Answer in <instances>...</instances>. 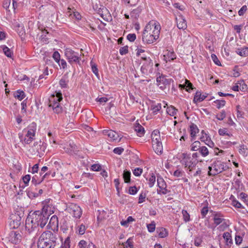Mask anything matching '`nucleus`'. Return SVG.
<instances>
[{"label":"nucleus","instance_id":"f257e3e1","mask_svg":"<svg viewBox=\"0 0 248 248\" xmlns=\"http://www.w3.org/2000/svg\"><path fill=\"white\" fill-rule=\"evenodd\" d=\"M48 206H44L41 211H36L30 214L26 220L25 228L31 233L39 227L43 228L47 224L50 213L47 212Z\"/></svg>","mask_w":248,"mask_h":248},{"label":"nucleus","instance_id":"f03ea898","mask_svg":"<svg viewBox=\"0 0 248 248\" xmlns=\"http://www.w3.org/2000/svg\"><path fill=\"white\" fill-rule=\"evenodd\" d=\"M160 26L155 21H150L145 27L142 33V41L146 44L153 43L158 38L160 34Z\"/></svg>","mask_w":248,"mask_h":248},{"label":"nucleus","instance_id":"7ed1b4c3","mask_svg":"<svg viewBox=\"0 0 248 248\" xmlns=\"http://www.w3.org/2000/svg\"><path fill=\"white\" fill-rule=\"evenodd\" d=\"M56 240L55 234L52 232H44L38 240V248H54L56 246Z\"/></svg>","mask_w":248,"mask_h":248},{"label":"nucleus","instance_id":"20e7f679","mask_svg":"<svg viewBox=\"0 0 248 248\" xmlns=\"http://www.w3.org/2000/svg\"><path fill=\"white\" fill-rule=\"evenodd\" d=\"M62 99V94L61 93H57L56 96L53 95L49 100L48 107L51 108L53 112L57 114H59L62 111V108L59 102Z\"/></svg>","mask_w":248,"mask_h":248},{"label":"nucleus","instance_id":"39448f33","mask_svg":"<svg viewBox=\"0 0 248 248\" xmlns=\"http://www.w3.org/2000/svg\"><path fill=\"white\" fill-rule=\"evenodd\" d=\"M198 163V160L193 159L190 157V154L183 153L182 154V163L189 171H192L195 168Z\"/></svg>","mask_w":248,"mask_h":248},{"label":"nucleus","instance_id":"423d86ee","mask_svg":"<svg viewBox=\"0 0 248 248\" xmlns=\"http://www.w3.org/2000/svg\"><path fill=\"white\" fill-rule=\"evenodd\" d=\"M228 168L224 162L217 160L213 163L212 167H209L210 170L208 173L210 175H215L227 170Z\"/></svg>","mask_w":248,"mask_h":248},{"label":"nucleus","instance_id":"0eeeda50","mask_svg":"<svg viewBox=\"0 0 248 248\" xmlns=\"http://www.w3.org/2000/svg\"><path fill=\"white\" fill-rule=\"evenodd\" d=\"M64 55L69 63L72 64L73 63H79L80 60V55L70 48H66L64 50Z\"/></svg>","mask_w":248,"mask_h":248},{"label":"nucleus","instance_id":"6e6552de","mask_svg":"<svg viewBox=\"0 0 248 248\" xmlns=\"http://www.w3.org/2000/svg\"><path fill=\"white\" fill-rule=\"evenodd\" d=\"M67 211L76 218H79L82 215V210L78 205L70 203L67 208Z\"/></svg>","mask_w":248,"mask_h":248},{"label":"nucleus","instance_id":"1a4fd4ad","mask_svg":"<svg viewBox=\"0 0 248 248\" xmlns=\"http://www.w3.org/2000/svg\"><path fill=\"white\" fill-rule=\"evenodd\" d=\"M171 81L172 79L171 78H167L165 76H159L156 78L157 85L162 90L167 87H169Z\"/></svg>","mask_w":248,"mask_h":248},{"label":"nucleus","instance_id":"9d476101","mask_svg":"<svg viewBox=\"0 0 248 248\" xmlns=\"http://www.w3.org/2000/svg\"><path fill=\"white\" fill-rule=\"evenodd\" d=\"M214 223L216 226L221 224L220 228L225 229L228 227V225L225 222V219L223 217V216L220 213H216L214 215Z\"/></svg>","mask_w":248,"mask_h":248},{"label":"nucleus","instance_id":"9b49d317","mask_svg":"<svg viewBox=\"0 0 248 248\" xmlns=\"http://www.w3.org/2000/svg\"><path fill=\"white\" fill-rule=\"evenodd\" d=\"M141 58L146 61V63L143 64L140 68L141 72L143 74H147L148 71H149L150 73H152L154 65L152 61L149 58L147 59L146 58L142 57Z\"/></svg>","mask_w":248,"mask_h":248},{"label":"nucleus","instance_id":"f8f14e48","mask_svg":"<svg viewBox=\"0 0 248 248\" xmlns=\"http://www.w3.org/2000/svg\"><path fill=\"white\" fill-rule=\"evenodd\" d=\"M8 240L13 244H17L20 241L21 235L19 233L12 231L8 234L7 236Z\"/></svg>","mask_w":248,"mask_h":248},{"label":"nucleus","instance_id":"ddd939ff","mask_svg":"<svg viewBox=\"0 0 248 248\" xmlns=\"http://www.w3.org/2000/svg\"><path fill=\"white\" fill-rule=\"evenodd\" d=\"M104 135L108 136L110 140L112 141H119L121 138L119 134L115 131L112 130H104L103 131Z\"/></svg>","mask_w":248,"mask_h":248},{"label":"nucleus","instance_id":"4468645a","mask_svg":"<svg viewBox=\"0 0 248 248\" xmlns=\"http://www.w3.org/2000/svg\"><path fill=\"white\" fill-rule=\"evenodd\" d=\"M157 186L160 189L159 192L163 194H166L169 191L167 189V185L164 179L161 177H157Z\"/></svg>","mask_w":248,"mask_h":248},{"label":"nucleus","instance_id":"2eb2a0df","mask_svg":"<svg viewBox=\"0 0 248 248\" xmlns=\"http://www.w3.org/2000/svg\"><path fill=\"white\" fill-rule=\"evenodd\" d=\"M200 140L204 142L209 147H211L214 146L213 142L211 140L210 137L204 132V130H202L201 132Z\"/></svg>","mask_w":248,"mask_h":248},{"label":"nucleus","instance_id":"dca6fc26","mask_svg":"<svg viewBox=\"0 0 248 248\" xmlns=\"http://www.w3.org/2000/svg\"><path fill=\"white\" fill-rule=\"evenodd\" d=\"M177 21V26L179 29L184 30L186 28V22L184 17L182 16H179L176 18Z\"/></svg>","mask_w":248,"mask_h":248},{"label":"nucleus","instance_id":"f3484780","mask_svg":"<svg viewBox=\"0 0 248 248\" xmlns=\"http://www.w3.org/2000/svg\"><path fill=\"white\" fill-rule=\"evenodd\" d=\"M36 130V124L35 123H32L28 127L27 133L26 135L33 138L35 137V134Z\"/></svg>","mask_w":248,"mask_h":248},{"label":"nucleus","instance_id":"a211bd4d","mask_svg":"<svg viewBox=\"0 0 248 248\" xmlns=\"http://www.w3.org/2000/svg\"><path fill=\"white\" fill-rule=\"evenodd\" d=\"M152 146L155 152L158 154H161L163 151L162 143L160 141H155L152 143Z\"/></svg>","mask_w":248,"mask_h":248},{"label":"nucleus","instance_id":"6ab92c4d","mask_svg":"<svg viewBox=\"0 0 248 248\" xmlns=\"http://www.w3.org/2000/svg\"><path fill=\"white\" fill-rule=\"evenodd\" d=\"M223 237L227 246L230 247L232 244L231 234L229 232H225L223 234Z\"/></svg>","mask_w":248,"mask_h":248},{"label":"nucleus","instance_id":"aec40b11","mask_svg":"<svg viewBox=\"0 0 248 248\" xmlns=\"http://www.w3.org/2000/svg\"><path fill=\"white\" fill-rule=\"evenodd\" d=\"M199 131V130L198 128L197 127V125L192 124L190 126V136L192 138V140H194L195 139V137Z\"/></svg>","mask_w":248,"mask_h":248},{"label":"nucleus","instance_id":"412c9836","mask_svg":"<svg viewBox=\"0 0 248 248\" xmlns=\"http://www.w3.org/2000/svg\"><path fill=\"white\" fill-rule=\"evenodd\" d=\"M206 97V96L204 95H202L201 93V92H197L196 93V94L195 95L193 102L195 103H197L198 102H200L202 101Z\"/></svg>","mask_w":248,"mask_h":248},{"label":"nucleus","instance_id":"4be33fe9","mask_svg":"<svg viewBox=\"0 0 248 248\" xmlns=\"http://www.w3.org/2000/svg\"><path fill=\"white\" fill-rule=\"evenodd\" d=\"M135 131L137 132V135L140 136H142L144 134V128L139 124H136L134 126Z\"/></svg>","mask_w":248,"mask_h":248},{"label":"nucleus","instance_id":"5701e85b","mask_svg":"<svg viewBox=\"0 0 248 248\" xmlns=\"http://www.w3.org/2000/svg\"><path fill=\"white\" fill-rule=\"evenodd\" d=\"M179 87L181 89H185L187 91H188L189 89H193L192 83L187 79L185 80V83L184 84H179Z\"/></svg>","mask_w":248,"mask_h":248},{"label":"nucleus","instance_id":"b1692460","mask_svg":"<svg viewBox=\"0 0 248 248\" xmlns=\"http://www.w3.org/2000/svg\"><path fill=\"white\" fill-rule=\"evenodd\" d=\"M236 52L241 56L246 57L248 55V47H245L241 48H238L236 50Z\"/></svg>","mask_w":248,"mask_h":248},{"label":"nucleus","instance_id":"393cba45","mask_svg":"<svg viewBox=\"0 0 248 248\" xmlns=\"http://www.w3.org/2000/svg\"><path fill=\"white\" fill-rule=\"evenodd\" d=\"M41 33L40 39L43 42L46 43L48 40V37L47 36L49 35L48 32L46 30H44L42 31Z\"/></svg>","mask_w":248,"mask_h":248},{"label":"nucleus","instance_id":"a878e982","mask_svg":"<svg viewBox=\"0 0 248 248\" xmlns=\"http://www.w3.org/2000/svg\"><path fill=\"white\" fill-rule=\"evenodd\" d=\"M39 145L37 147L36 152L39 154H42L46 149V145L41 141H39Z\"/></svg>","mask_w":248,"mask_h":248},{"label":"nucleus","instance_id":"bb28decb","mask_svg":"<svg viewBox=\"0 0 248 248\" xmlns=\"http://www.w3.org/2000/svg\"><path fill=\"white\" fill-rule=\"evenodd\" d=\"M157 232L160 238H164L168 234L166 229L164 228H157Z\"/></svg>","mask_w":248,"mask_h":248},{"label":"nucleus","instance_id":"cd10ccee","mask_svg":"<svg viewBox=\"0 0 248 248\" xmlns=\"http://www.w3.org/2000/svg\"><path fill=\"white\" fill-rule=\"evenodd\" d=\"M68 79L67 77L65 76L62 77L59 81V84L61 88H66L67 87V84L68 83Z\"/></svg>","mask_w":248,"mask_h":248},{"label":"nucleus","instance_id":"c85d7f7f","mask_svg":"<svg viewBox=\"0 0 248 248\" xmlns=\"http://www.w3.org/2000/svg\"><path fill=\"white\" fill-rule=\"evenodd\" d=\"M201 148V142L199 141H195L190 146L191 151H199Z\"/></svg>","mask_w":248,"mask_h":248},{"label":"nucleus","instance_id":"c756f323","mask_svg":"<svg viewBox=\"0 0 248 248\" xmlns=\"http://www.w3.org/2000/svg\"><path fill=\"white\" fill-rule=\"evenodd\" d=\"M177 109L172 106L168 107L167 108V113L171 116H174L176 114Z\"/></svg>","mask_w":248,"mask_h":248},{"label":"nucleus","instance_id":"7c9ffc66","mask_svg":"<svg viewBox=\"0 0 248 248\" xmlns=\"http://www.w3.org/2000/svg\"><path fill=\"white\" fill-rule=\"evenodd\" d=\"M160 136L159 135V132L157 131H154L152 134V143L155 142V141H160Z\"/></svg>","mask_w":248,"mask_h":248},{"label":"nucleus","instance_id":"2f4dec72","mask_svg":"<svg viewBox=\"0 0 248 248\" xmlns=\"http://www.w3.org/2000/svg\"><path fill=\"white\" fill-rule=\"evenodd\" d=\"M14 96L19 100H21L25 97V95L23 91L18 90L14 93Z\"/></svg>","mask_w":248,"mask_h":248},{"label":"nucleus","instance_id":"473e14b6","mask_svg":"<svg viewBox=\"0 0 248 248\" xmlns=\"http://www.w3.org/2000/svg\"><path fill=\"white\" fill-rule=\"evenodd\" d=\"M155 176L153 173H152L150 175L149 178L148 179L147 178V180H148L149 181L148 185L150 187H153L155 185Z\"/></svg>","mask_w":248,"mask_h":248},{"label":"nucleus","instance_id":"72a5a7b5","mask_svg":"<svg viewBox=\"0 0 248 248\" xmlns=\"http://www.w3.org/2000/svg\"><path fill=\"white\" fill-rule=\"evenodd\" d=\"M239 153L244 156L248 155V149L244 145H241L239 150Z\"/></svg>","mask_w":248,"mask_h":248},{"label":"nucleus","instance_id":"f704fd0d","mask_svg":"<svg viewBox=\"0 0 248 248\" xmlns=\"http://www.w3.org/2000/svg\"><path fill=\"white\" fill-rule=\"evenodd\" d=\"M161 108V104L160 103H158L157 104H153L151 106V109L153 110V112L156 114L158 111H159Z\"/></svg>","mask_w":248,"mask_h":248},{"label":"nucleus","instance_id":"c9c22d12","mask_svg":"<svg viewBox=\"0 0 248 248\" xmlns=\"http://www.w3.org/2000/svg\"><path fill=\"white\" fill-rule=\"evenodd\" d=\"M86 230L85 225L82 224L77 227L76 232L80 235H82L85 233Z\"/></svg>","mask_w":248,"mask_h":248},{"label":"nucleus","instance_id":"e433bc0d","mask_svg":"<svg viewBox=\"0 0 248 248\" xmlns=\"http://www.w3.org/2000/svg\"><path fill=\"white\" fill-rule=\"evenodd\" d=\"M199 151L203 157H205L209 155L208 149L205 146H201V148Z\"/></svg>","mask_w":248,"mask_h":248},{"label":"nucleus","instance_id":"4c0bfd02","mask_svg":"<svg viewBox=\"0 0 248 248\" xmlns=\"http://www.w3.org/2000/svg\"><path fill=\"white\" fill-rule=\"evenodd\" d=\"M131 173L129 171L124 170L123 178L125 183H128L130 182Z\"/></svg>","mask_w":248,"mask_h":248},{"label":"nucleus","instance_id":"58836bf2","mask_svg":"<svg viewBox=\"0 0 248 248\" xmlns=\"http://www.w3.org/2000/svg\"><path fill=\"white\" fill-rule=\"evenodd\" d=\"M134 220V219L131 216H129L127 217L126 220H122L121 221V224L122 226L127 227L129 225V224L133 221Z\"/></svg>","mask_w":248,"mask_h":248},{"label":"nucleus","instance_id":"ea45409f","mask_svg":"<svg viewBox=\"0 0 248 248\" xmlns=\"http://www.w3.org/2000/svg\"><path fill=\"white\" fill-rule=\"evenodd\" d=\"M165 58L169 61L173 60L176 58V55L173 51H169L166 55H164Z\"/></svg>","mask_w":248,"mask_h":248},{"label":"nucleus","instance_id":"a19ab883","mask_svg":"<svg viewBox=\"0 0 248 248\" xmlns=\"http://www.w3.org/2000/svg\"><path fill=\"white\" fill-rule=\"evenodd\" d=\"M70 248V237L68 236L65 239L64 241L62 243V246L60 248Z\"/></svg>","mask_w":248,"mask_h":248},{"label":"nucleus","instance_id":"79ce46f5","mask_svg":"<svg viewBox=\"0 0 248 248\" xmlns=\"http://www.w3.org/2000/svg\"><path fill=\"white\" fill-rule=\"evenodd\" d=\"M217 108H220L225 105V101L224 100H216L214 102Z\"/></svg>","mask_w":248,"mask_h":248},{"label":"nucleus","instance_id":"37998d69","mask_svg":"<svg viewBox=\"0 0 248 248\" xmlns=\"http://www.w3.org/2000/svg\"><path fill=\"white\" fill-rule=\"evenodd\" d=\"M2 49L4 53L7 57L9 58L11 57L12 52L10 48H9L6 46H2Z\"/></svg>","mask_w":248,"mask_h":248},{"label":"nucleus","instance_id":"c03bdc74","mask_svg":"<svg viewBox=\"0 0 248 248\" xmlns=\"http://www.w3.org/2000/svg\"><path fill=\"white\" fill-rule=\"evenodd\" d=\"M47 174V173H46L45 175H44V176H43V177L41 179H38L37 177L36 176H33L32 178L31 182L35 185H36L37 184H39L43 181V180L45 178V176Z\"/></svg>","mask_w":248,"mask_h":248},{"label":"nucleus","instance_id":"a18cd8bd","mask_svg":"<svg viewBox=\"0 0 248 248\" xmlns=\"http://www.w3.org/2000/svg\"><path fill=\"white\" fill-rule=\"evenodd\" d=\"M49 224L54 226H57L58 224V219L56 216L53 215L50 218Z\"/></svg>","mask_w":248,"mask_h":248},{"label":"nucleus","instance_id":"49530a36","mask_svg":"<svg viewBox=\"0 0 248 248\" xmlns=\"http://www.w3.org/2000/svg\"><path fill=\"white\" fill-rule=\"evenodd\" d=\"M124 248H133V242L132 239L131 238H129L127 240L126 242L123 244Z\"/></svg>","mask_w":248,"mask_h":248},{"label":"nucleus","instance_id":"de8ad7c7","mask_svg":"<svg viewBox=\"0 0 248 248\" xmlns=\"http://www.w3.org/2000/svg\"><path fill=\"white\" fill-rule=\"evenodd\" d=\"M147 227L149 232H154L155 229V221H152L150 224H147Z\"/></svg>","mask_w":248,"mask_h":248},{"label":"nucleus","instance_id":"09e8293b","mask_svg":"<svg viewBox=\"0 0 248 248\" xmlns=\"http://www.w3.org/2000/svg\"><path fill=\"white\" fill-rule=\"evenodd\" d=\"M183 218L186 222H187L190 220V215L186 210H183L182 211Z\"/></svg>","mask_w":248,"mask_h":248},{"label":"nucleus","instance_id":"8fccbe9b","mask_svg":"<svg viewBox=\"0 0 248 248\" xmlns=\"http://www.w3.org/2000/svg\"><path fill=\"white\" fill-rule=\"evenodd\" d=\"M218 134L220 136L227 135L228 136H232V134H230L227 132V129L226 128H220L218 130Z\"/></svg>","mask_w":248,"mask_h":248},{"label":"nucleus","instance_id":"3c124183","mask_svg":"<svg viewBox=\"0 0 248 248\" xmlns=\"http://www.w3.org/2000/svg\"><path fill=\"white\" fill-rule=\"evenodd\" d=\"M61 68L65 69L67 68V62L64 59H61L59 62H57Z\"/></svg>","mask_w":248,"mask_h":248},{"label":"nucleus","instance_id":"603ef678","mask_svg":"<svg viewBox=\"0 0 248 248\" xmlns=\"http://www.w3.org/2000/svg\"><path fill=\"white\" fill-rule=\"evenodd\" d=\"M226 117V112L225 111L222 110L220 113L218 114L216 116V118L218 120H223Z\"/></svg>","mask_w":248,"mask_h":248},{"label":"nucleus","instance_id":"864d4df0","mask_svg":"<svg viewBox=\"0 0 248 248\" xmlns=\"http://www.w3.org/2000/svg\"><path fill=\"white\" fill-rule=\"evenodd\" d=\"M60 57L61 56L60 53L57 51H55L52 55L53 58L57 63L59 62L61 60Z\"/></svg>","mask_w":248,"mask_h":248},{"label":"nucleus","instance_id":"5fc2aeb1","mask_svg":"<svg viewBox=\"0 0 248 248\" xmlns=\"http://www.w3.org/2000/svg\"><path fill=\"white\" fill-rule=\"evenodd\" d=\"M142 171L141 168H137L133 170V173L136 176H140L141 174Z\"/></svg>","mask_w":248,"mask_h":248},{"label":"nucleus","instance_id":"6e6d98bb","mask_svg":"<svg viewBox=\"0 0 248 248\" xmlns=\"http://www.w3.org/2000/svg\"><path fill=\"white\" fill-rule=\"evenodd\" d=\"M33 139L34 138L31 136H28V135H26L24 139L23 142L26 144H29L31 143Z\"/></svg>","mask_w":248,"mask_h":248},{"label":"nucleus","instance_id":"4d7b16f0","mask_svg":"<svg viewBox=\"0 0 248 248\" xmlns=\"http://www.w3.org/2000/svg\"><path fill=\"white\" fill-rule=\"evenodd\" d=\"M211 58L213 62H215V64H216L217 65H221V63L218 58H217V56L214 54H212L211 55Z\"/></svg>","mask_w":248,"mask_h":248},{"label":"nucleus","instance_id":"13d9d810","mask_svg":"<svg viewBox=\"0 0 248 248\" xmlns=\"http://www.w3.org/2000/svg\"><path fill=\"white\" fill-rule=\"evenodd\" d=\"M208 212V208L207 206H204L201 210V215L202 216V217H204Z\"/></svg>","mask_w":248,"mask_h":248},{"label":"nucleus","instance_id":"bf43d9fd","mask_svg":"<svg viewBox=\"0 0 248 248\" xmlns=\"http://www.w3.org/2000/svg\"><path fill=\"white\" fill-rule=\"evenodd\" d=\"M247 10V7L246 5H243L241 9L239 10L238 14L239 16H242L244 15Z\"/></svg>","mask_w":248,"mask_h":248},{"label":"nucleus","instance_id":"052dcab7","mask_svg":"<svg viewBox=\"0 0 248 248\" xmlns=\"http://www.w3.org/2000/svg\"><path fill=\"white\" fill-rule=\"evenodd\" d=\"M91 66H92V70L93 72L96 76H98V69L97 68V66L91 62Z\"/></svg>","mask_w":248,"mask_h":248},{"label":"nucleus","instance_id":"680f3d73","mask_svg":"<svg viewBox=\"0 0 248 248\" xmlns=\"http://www.w3.org/2000/svg\"><path fill=\"white\" fill-rule=\"evenodd\" d=\"M184 172L180 170H177L173 172V175L175 177H182L183 175Z\"/></svg>","mask_w":248,"mask_h":248},{"label":"nucleus","instance_id":"e2e57ef3","mask_svg":"<svg viewBox=\"0 0 248 248\" xmlns=\"http://www.w3.org/2000/svg\"><path fill=\"white\" fill-rule=\"evenodd\" d=\"M124 151V149L122 147H116L114 149L113 152L118 155H121Z\"/></svg>","mask_w":248,"mask_h":248},{"label":"nucleus","instance_id":"0e129e2a","mask_svg":"<svg viewBox=\"0 0 248 248\" xmlns=\"http://www.w3.org/2000/svg\"><path fill=\"white\" fill-rule=\"evenodd\" d=\"M128 46H124L123 47H122L120 50V53L121 55H124L128 53Z\"/></svg>","mask_w":248,"mask_h":248},{"label":"nucleus","instance_id":"69168bd1","mask_svg":"<svg viewBox=\"0 0 248 248\" xmlns=\"http://www.w3.org/2000/svg\"><path fill=\"white\" fill-rule=\"evenodd\" d=\"M91 169L93 171H99L101 170V166L98 164H93L91 166Z\"/></svg>","mask_w":248,"mask_h":248},{"label":"nucleus","instance_id":"338daca9","mask_svg":"<svg viewBox=\"0 0 248 248\" xmlns=\"http://www.w3.org/2000/svg\"><path fill=\"white\" fill-rule=\"evenodd\" d=\"M23 181L26 185H27L31 180V176L29 174H27L23 177Z\"/></svg>","mask_w":248,"mask_h":248},{"label":"nucleus","instance_id":"774afa93","mask_svg":"<svg viewBox=\"0 0 248 248\" xmlns=\"http://www.w3.org/2000/svg\"><path fill=\"white\" fill-rule=\"evenodd\" d=\"M79 248H87L88 245L87 242L83 240H80L78 243Z\"/></svg>","mask_w":248,"mask_h":248}]
</instances>
